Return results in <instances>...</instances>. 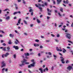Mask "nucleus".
Masks as SVG:
<instances>
[{"label":"nucleus","mask_w":73,"mask_h":73,"mask_svg":"<svg viewBox=\"0 0 73 73\" xmlns=\"http://www.w3.org/2000/svg\"><path fill=\"white\" fill-rule=\"evenodd\" d=\"M24 62L25 63V64H29V62Z\"/></svg>","instance_id":"nucleus-33"},{"label":"nucleus","mask_w":73,"mask_h":73,"mask_svg":"<svg viewBox=\"0 0 73 73\" xmlns=\"http://www.w3.org/2000/svg\"><path fill=\"white\" fill-rule=\"evenodd\" d=\"M39 70H40V71H41V73H43V72H42V69L41 68H40L39 69Z\"/></svg>","instance_id":"nucleus-18"},{"label":"nucleus","mask_w":73,"mask_h":73,"mask_svg":"<svg viewBox=\"0 0 73 73\" xmlns=\"http://www.w3.org/2000/svg\"><path fill=\"white\" fill-rule=\"evenodd\" d=\"M9 44H12V42H11L10 41L9 42Z\"/></svg>","instance_id":"nucleus-64"},{"label":"nucleus","mask_w":73,"mask_h":73,"mask_svg":"<svg viewBox=\"0 0 73 73\" xmlns=\"http://www.w3.org/2000/svg\"><path fill=\"white\" fill-rule=\"evenodd\" d=\"M18 0V3H20V2H21V0Z\"/></svg>","instance_id":"nucleus-61"},{"label":"nucleus","mask_w":73,"mask_h":73,"mask_svg":"<svg viewBox=\"0 0 73 73\" xmlns=\"http://www.w3.org/2000/svg\"><path fill=\"white\" fill-rule=\"evenodd\" d=\"M23 4H25L26 3V2H25V1H23Z\"/></svg>","instance_id":"nucleus-60"},{"label":"nucleus","mask_w":73,"mask_h":73,"mask_svg":"<svg viewBox=\"0 0 73 73\" xmlns=\"http://www.w3.org/2000/svg\"><path fill=\"white\" fill-rule=\"evenodd\" d=\"M46 42H49V41H50V40H46Z\"/></svg>","instance_id":"nucleus-46"},{"label":"nucleus","mask_w":73,"mask_h":73,"mask_svg":"<svg viewBox=\"0 0 73 73\" xmlns=\"http://www.w3.org/2000/svg\"><path fill=\"white\" fill-rule=\"evenodd\" d=\"M68 41L69 42H70L71 44H73V42L70 40H68Z\"/></svg>","instance_id":"nucleus-45"},{"label":"nucleus","mask_w":73,"mask_h":73,"mask_svg":"<svg viewBox=\"0 0 73 73\" xmlns=\"http://www.w3.org/2000/svg\"><path fill=\"white\" fill-rule=\"evenodd\" d=\"M17 13H18V12H15L13 13V15H16V14H17Z\"/></svg>","instance_id":"nucleus-32"},{"label":"nucleus","mask_w":73,"mask_h":73,"mask_svg":"<svg viewBox=\"0 0 73 73\" xmlns=\"http://www.w3.org/2000/svg\"><path fill=\"white\" fill-rule=\"evenodd\" d=\"M2 50L4 51H6V47H4V48H2Z\"/></svg>","instance_id":"nucleus-19"},{"label":"nucleus","mask_w":73,"mask_h":73,"mask_svg":"<svg viewBox=\"0 0 73 73\" xmlns=\"http://www.w3.org/2000/svg\"><path fill=\"white\" fill-rule=\"evenodd\" d=\"M34 46H38L39 44H34Z\"/></svg>","instance_id":"nucleus-15"},{"label":"nucleus","mask_w":73,"mask_h":73,"mask_svg":"<svg viewBox=\"0 0 73 73\" xmlns=\"http://www.w3.org/2000/svg\"><path fill=\"white\" fill-rule=\"evenodd\" d=\"M56 50H57V51H62V50H60L57 47H56Z\"/></svg>","instance_id":"nucleus-11"},{"label":"nucleus","mask_w":73,"mask_h":73,"mask_svg":"<svg viewBox=\"0 0 73 73\" xmlns=\"http://www.w3.org/2000/svg\"><path fill=\"white\" fill-rule=\"evenodd\" d=\"M1 64L2 65L1 66L2 68H3L5 66V61H4L2 62L1 63Z\"/></svg>","instance_id":"nucleus-5"},{"label":"nucleus","mask_w":73,"mask_h":73,"mask_svg":"<svg viewBox=\"0 0 73 73\" xmlns=\"http://www.w3.org/2000/svg\"><path fill=\"white\" fill-rule=\"evenodd\" d=\"M9 55V53L7 52L5 54H3L2 56V58H4V56L5 57H7V56H8Z\"/></svg>","instance_id":"nucleus-2"},{"label":"nucleus","mask_w":73,"mask_h":73,"mask_svg":"<svg viewBox=\"0 0 73 73\" xmlns=\"http://www.w3.org/2000/svg\"><path fill=\"white\" fill-rule=\"evenodd\" d=\"M69 3V1H68V0H66V3L68 4Z\"/></svg>","instance_id":"nucleus-41"},{"label":"nucleus","mask_w":73,"mask_h":73,"mask_svg":"<svg viewBox=\"0 0 73 73\" xmlns=\"http://www.w3.org/2000/svg\"><path fill=\"white\" fill-rule=\"evenodd\" d=\"M7 10H9V9H5V10H3V11L4 12L5 11H7Z\"/></svg>","instance_id":"nucleus-34"},{"label":"nucleus","mask_w":73,"mask_h":73,"mask_svg":"<svg viewBox=\"0 0 73 73\" xmlns=\"http://www.w3.org/2000/svg\"><path fill=\"white\" fill-rule=\"evenodd\" d=\"M58 27L59 28H60L61 27H62V25H59Z\"/></svg>","instance_id":"nucleus-57"},{"label":"nucleus","mask_w":73,"mask_h":73,"mask_svg":"<svg viewBox=\"0 0 73 73\" xmlns=\"http://www.w3.org/2000/svg\"><path fill=\"white\" fill-rule=\"evenodd\" d=\"M30 65H31V66L33 67H34V66H35V65H34V64H30Z\"/></svg>","instance_id":"nucleus-31"},{"label":"nucleus","mask_w":73,"mask_h":73,"mask_svg":"<svg viewBox=\"0 0 73 73\" xmlns=\"http://www.w3.org/2000/svg\"><path fill=\"white\" fill-rule=\"evenodd\" d=\"M48 54L49 55H52V53H51L50 52H48Z\"/></svg>","instance_id":"nucleus-35"},{"label":"nucleus","mask_w":73,"mask_h":73,"mask_svg":"<svg viewBox=\"0 0 73 73\" xmlns=\"http://www.w3.org/2000/svg\"><path fill=\"white\" fill-rule=\"evenodd\" d=\"M45 5L46 6H47L48 5V4H47V3H44Z\"/></svg>","instance_id":"nucleus-39"},{"label":"nucleus","mask_w":73,"mask_h":73,"mask_svg":"<svg viewBox=\"0 0 73 73\" xmlns=\"http://www.w3.org/2000/svg\"><path fill=\"white\" fill-rule=\"evenodd\" d=\"M47 19H48V20H49V19H50V17H48V16H47Z\"/></svg>","instance_id":"nucleus-55"},{"label":"nucleus","mask_w":73,"mask_h":73,"mask_svg":"<svg viewBox=\"0 0 73 73\" xmlns=\"http://www.w3.org/2000/svg\"><path fill=\"white\" fill-rule=\"evenodd\" d=\"M15 7L16 8V9H18V7H17V5H16V4H15Z\"/></svg>","instance_id":"nucleus-27"},{"label":"nucleus","mask_w":73,"mask_h":73,"mask_svg":"<svg viewBox=\"0 0 73 73\" xmlns=\"http://www.w3.org/2000/svg\"><path fill=\"white\" fill-rule=\"evenodd\" d=\"M4 70H5V68H3L2 69V71H2V73H4V71H3Z\"/></svg>","instance_id":"nucleus-43"},{"label":"nucleus","mask_w":73,"mask_h":73,"mask_svg":"<svg viewBox=\"0 0 73 73\" xmlns=\"http://www.w3.org/2000/svg\"><path fill=\"white\" fill-rule=\"evenodd\" d=\"M38 5L39 6V7H41L42 6V5H41V4L40 3L38 4Z\"/></svg>","instance_id":"nucleus-42"},{"label":"nucleus","mask_w":73,"mask_h":73,"mask_svg":"<svg viewBox=\"0 0 73 73\" xmlns=\"http://www.w3.org/2000/svg\"><path fill=\"white\" fill-rule=\"evenodd\" d=\"M21 19H20L18 21V23L19 24H20V21H21Z\"/></svg>","instance_id":"nucleus-25"},{"label":"nucleus","mask_w":73,"mask_h":73,"mask_svg":"<svg viewBox=\"0 0 73 73\" xmlns=\"http://www.w3.org/2000/svg\"><path fill=\"white\" fill-rule=\"evenodd\" d=\"M14 58H16V54H14Z\"/></svg>","instance_id":"nucleus-40"},{"label":"nucleus","mask_w":73,"mask_h":73,"mask_svg":"<svg viewBox=\"0 0 73 73\" xmlns=\"http://www.w3.org/2000/svg\"><path fill=\"white\" fill-rule=\"evenodd\" d=\"M25 56H28L29 55V54L28 53H26L25 54Z\"/></svg>","instance_id":"nucleus-13"},{"label":"nucleus","mask_w":73,"mask_h":73,"mask_svg":"<svg viewBox=\"0 0 73 73\" xmlns=\"http://www.w3.org/2000/svg\"><path fill=\"white\" fill-rule=\"evenodd\" d=\"M9 36L10 37H12V38L14 37V35H13V34H10L9 35Z\"/></svg>","instance_id":"nucleus-10"},{"label":"nucleus","mask_w":73,"mask_h":73,"mask_svg":"<svg viewBox=\"0 0 73 73\" xmlns=\"http://www.w3.org/2000/svg\"><path fill=\"white\" fill-rule=\"evenodd\" d=\"M63 3H64L65 4H66V2L64 0L63 1Z\"/></svg>","instance_id":"nucleus-37"},{"label":"nucleus","mask_w":73,"mask_h":73,"mask_svg":"<svg viewBox=\"0 0 73 73\" xmlns=\"http://www.w3.org/2000/svg\"><path fill=\"white\" fill-rule=\"evenodd\" d=\"M57 4H59L60 3V2L62 1V0H57Z\"/></svg>","instance_id":"nucleus-9"},{"label":"nucleus","mask_w":73,"mask_h":73,"mask_svg":"<svg viewBox=\"0 0 73 73\" xmlns=\"http://www.w3.org/2000/svg\"><path fill=\"white\" fill-rule=\"evenodd\" d=\"M57 37H60V35H59V34H57Z\"/></svg>","instance_id":"nucleus-53"},{"label":"nucleus","mask_w":73,"mask_h":73,"mask_svg":"<svg viewBox=\"0 0 73 73\" xmlns=\"http://www.w3.org/2000/svg\"><path fill=\"white\" fill-rule=\"evenodd\" d=\"M51 70H54V67H53V66H52V67L51 68Z\"/></svg>","instance_id":"nucleus-36"},{"label":"nucleus","mask_w":73,"mask_h":73,"mask_svg":"<svg viewBox=\"0 0 73 73\" xmlns=\"http://www.w3.org/2000/svg\"><path fill=\"white\" fill-rule=\"evenodd\" d=\"M45 70L46 71H48V70H49V69H48V67H46L45 69H44L43 72H45Z\"/></svg>","instance_id":"nucleus-8"},{"label":"nucleus","mask_w":73,"mask_h":73,"mask_svg":"<svg viewBox=\"0 0 73 73\" xmlns=\"http://www.w3.org/2000/svg\"><path fill=\"white\" fill-rule=\"evenodd\" d=\"M38 8H39V9H40V10H42V7H39Z\"/></svg>","instance_id":"nucleus-38"},{"label":"nucleus","mask_w":73,"mask_h":73,"mask_svg":"<svg viewBox=\"0 0 73 73\" xmlns=\"http://www.w3.org/2000/svg\"><path fill=\"white\" fill-rule=\"evenodd\" d=\"M59 54L60 56H62V54H61V53H60L59 52Z\"/></svg>","instance_id":"nucleus-51"},{"label":"nucleus","mask_w":73,"mask_h":73,"mask_svg":"<svg viewBox=\"0 0 73 73\" xmlns=\"http://www.w3.org/2000/svg\"><path fill=\"white\" fill-rule=\"evenodd\" d=\"M6 19L7 20H9V19H10V17L8 16L6 18Z\"/></svg>","instance_id":"nucleus-16"},{"label":"nucleus","mask_w":73,"mask_h":73,"mask_svg":"<svg viewBox=\"0 0 73 73\" xmlns=\"http://www.w3.org/2000/svg\"><path fill=\"white\" fill-rule=\"evenodd\" d=\"M42 7H45V5L42 4Z\"/></svg>","instance_id":"nucleus-49"},{"label":"nucleus","mask_w":73,"mask_h":73,"mask_svg":"<svg viewBox=\"0 0 73 73\" xmlns=\"http://www.w3.org/2000/svg\"><path fill=\"white\" fill-rule=\"evenodd\" d=\"M35 41L36 42H39V40L38 39H36L35 40Z\"/></svg>","instance_id":"nucleus-29"},{"label":"nucleus","mask_w":73,"mask_h":73,"mask_svg":"<svg viewBox=\"0 0 73 73\" xmlns=\"http://www.w3.org/2000/svg\"><path fill=\"white\" fill-rule=\"evenodd\" d=\"M36 21L38 23H40L41 22L40 21V20H39L38 19H37Z\"/></svg>","instance_id":"nucleus-17"},{"label":"nucleus","mask_w":73,"mask_h":73,"mask_svg":"<svg viewBox=\"0 0 73 73\" xmlns=\"http://www.w3.org/2000/svg\"><path fill=\"white\" fill-rule=\"evenodd\" d=\"M51 35L52 36V37H54V36H55L53 34H51Z\"/></svg>","instance_id":"nucleus-58"},{"label":"nucleus","mask_w":73,"mask_h":73,"mask_svg":"<svg viewBox=\"0 0 73 73\" xmlns=\"http://www.w3.org/2000/svg\"><path fill=\"white\" fill-rule=\"evenodd\" d=\"M56 50H57V51H62V50H60L57 47H56Z\"/></svg>","instance_id":"nucleus-12"},{"label":"nucleus","mask_w":73,"mask_h":73,"mask_svg":"<svg viewBox=\"0 0 73 73\" xmlns=\"http://www.w3.org/2000/svg\"><path fill=\"white\" fill-rule=\"evenodd\" d=\"M58 15H59L60 16V17L62 16V15H61L60 13H58Z\"/></svg>","instance_id":"nucleus-50"},{"label":"nucleus","mask_w":73,"mask_h":73,"mask_svg":"<svg viewBox=\"0 0 73 73\" xmlns=\"http://www.w3.org/2000/svg\"><path fill=\"white\" fill-rule=\"evenodd\" d=\"M24 35H26V36H27L28 35V34L26 33H24Z\"/></svg>","instance_id":"nucleus-56"},{"label":"nucleus","mask_w":73,"mask_h":73,"mask_svg":"<svg viewBox=\"0 0 73 73\" xmlns=\"http://www.w3.org/2000/svg\"><path fill=\"white\" fill-rule=\"evenodd\" d=\"M27 60L25 59H24L23 60L21 61V62H22V64H19L20 66L22 67L23 66V65H24V62H27Z\"/></svg>","instance_id":"nucleus-1"},{"label":"nucleus","mask_w":73,"mask_h":73,"mask_svg":"<svg viewBox=\"0 0 73 73\" xmlns=\"http://www.w3.org/2000/svg\"><path fill=\"white\" fill-rule=\"evenodd\" d=\"M13 48H15V50H17L18 49H19V47H18V46H13Z\"/></svg>","instance_id":"nucleus-7"},{"label":"nucleus","mask_w":73,"mask_h":73,"mask_svg":"<svg viewBox=\"0 0 73 73\" xmlns=\"http://www.w3.org/2000/svg\"><path fill=\"white\" fill-rule=\"evenodd\" d=\"M64 50L63 51V53H65V52H66V50L65 49V48H63Z\"/></svg>","instance_id":"nucleus-24"},{"label":"nucleus","mask_w":73,"mask_h":73,"mask_svg":"<svg viewBox=\"0 0 73 73\" xmlns=\"http://www.w3.org/2000/svg\"><path fill=\"white\" fill-rule=\"evenodd\" d=\"M31 66L29 65L28 66V68H31Z\"/></svg>","instance_id":"nucleus-59"},{"label":"nucleus","mask_w":73,"mask_h":73,"mask_svg":"<svg viewBox=\"0 0 73 73\" xmlns=\"http://www.w3.org/2000/svg\"><path fill=\"white\" fill-rule=\"evenodd\" d=\"M35 64H36V63H35V62H33V64L34 65H35Z\"/></svg>","instance_id":"nucleus-63"},{"label":"nucleus","mask_w":73,"mask_h":73,"mask_svg":"<svg viewBox=\"0 0 73 73\" xmlns=\"http://www.w3.org/2000/svg\"><path fill=\"white\" fill-rule=\"evenodd\" d=\"M60 58L61 60V61L62 64H65V62L64 61V58L62 56H60Z\"/></svg>","instance_id":"nucleus-4"},{"label":"nucleus","mask_w":73,"mask_h":73,"mask_svg":"<svg viewBox=\"0 0 73 73\" xmlns=\"http://www.w3.org/2000/svg\"><path fill=\"white\" fill-rule=\"evenodd\" d=\"M23 22H24L25 24H27V21L25 20H23Z\"/></svg>","instance_id":"nucleus-22"},{"label":"nucleus","mask_w":73,"mask_h":73,"mask_svg":"<svg viewBox=\"0 0 73 73\" xmlns=\"http://www.w3.org/2000/svg\"><path fill=\"white\" fill-rule=\"evenodd\" d=\"M54 4H56V1H53Z\"/></svg>","instance_id":"nucleus-47"},{"label":"nucleus","mask_w":73,"mask_h":73,"mask_svg":"<svg viewBox=\"0 0 73 73\" xmlns=\"http://www.w3.org/2000/svg\"><path fill=\"white\" fill-rule=\"evenodd\" d=\"M30 26L31 27H33V25L31 24L30 25Z\"/></svg>","instance_id":"nucleus-48"},{"label":"nucleus","mask_w":73,"mask_h":73,"mask_svg":"<svg viewBox=\"0 0 73 73\" xmlns=\"http://www.w3.org/2000/svg\"><path fill=\"white\" fill-rule=\"evenodd\" d=\"M67 69L68 70H69V71H70L71 69H72V67L70 66H68L67 67Z\"/></svg>","instance_id":"nucleus-6"},{"label":"nucleus","mask_w":73,"mask_h":73,"mask_svg":"<svg viewBox=\"0 0 73 73\" xmlns=\"http://www.w3.org/2000/svg\"><path fill=\"white\" fill-rule=\"evenodd\" d=\"M66 36L67 38H68V39H70V38H71V35L68 33H66Z\"/></svg>","instance_id":"nucleus-3"},{"label":"nucleus","mask_w":73,"mask_h":73,"mask_svg":"<svg viewBox=\"0 0 73 73\" xmlns=\"http://www.w3.org/2000/svg\"><path fill=\"white\" fill-rule=\"evenodd\" d=\"M2 45L3 46H6V45H7V44H5V43H4Z\"/></svg>","instance_id":"nucleus-30"},{"label":"nucleus","mask_w":73,"mask_h":73,"mask_svg":"<svg viewBox=\"0 0 73 73\" xmlns=\"http://www.w3.org/2000/svg\"><path fill=\"white\" fill-rule=\"evenodd\" d=\"M31 16H33V12L31 13Z\"/></svg>","instance_id":"nucleus-44"},{"label":"nucleus","mask_w":73,"mask_h":73,"mask_svg":"<svg viewBox=\"0 0 73 73\" xmlns=\"http://www.w3.org/2000/svg\"><path fill=\"white\" fill-rule=\"evenodd\" d=\"M55 41H56V42H59V40H58V39H55Z\"/></svg>","instance_id":"nucleus-28"},{"label":"nucleus","mask_w":73,"mask_h":73,"mask_svg":"<svg viewBox=\"0 0 73 73\" xmlns=\"http://www.w3.org/2000/svg\"><path fill=\"white\" fill-rule=\"evenodd\" d=\"M64 9H63V8H62V7H60V11L61 12H63V10Z\"/></svg>","instance_id":"nucleus-14"},{"label":"nucleus","mask_w":73,"mask_h":73,"mask_svg":"<svg viewBox=\"0 0 73 73\" xmlns=\"http://www.w3.org/2000/svg\"><path fill=\"white\" fill-rule=\"evenodd\" d=\"M29 12H33V10H32V9H30L29 11Z\"/></svg>","instance_id":"nucleus-23"},{"label":"nucleus","mask_w":73,"mask_h":73,"mask_svg":"<svg viewBox=\"0 0 73 73\" xmlns=\"http://www.w3.org/2000/svg\"><path fill=\"white\" fill-rule=\"evenodd\" d=\"M47 11H48V12H52V11H51V10H49V8H47Z\"/></svg>","instance_id":"nucleus-20"},{"label":"nucleus","mask_w":73,"mask_h":73,"mask_svg":"<svg viewBox=\"0 0 73 73\" xmlns=\"http://www.w3.org/2000/svg\"><path fill=\"white\" fill-rule=\"evenodd\" d=\"M48 15H49L50 16V15H51V13H48Z\"/></svg>","instance_id":"nucleus-52"},{"label":"nucleus","mask_w":73,"mask_h":73,"mask_svg":"<svg viewBox=\"0 0 73 73\" xmlns=\"http://www.w3.org/2000/svg\"><path fill=\"white\" fill-rule=\"evenodd\" d=\"M7 48L8 50H10V49H11V48H10V47L9 46L7 47Z\"/></svg>","instance_id":"nucleus-21"},{"label":"nucleus","mask_w":73,"mask_h":73,"mask_svg":"<svg viewBox=\"0 0 73 73\" xmlns=\"http://www.w3.org/2000/svg\"><path fill=\"white\" fill-rule=\"evenodd\" d=\"M5 72H8V69L7 68L5 70Z\"/></svg>","instance_id":"nucleus-62"},{"label":"nucleus","mask_w":73,"mask_h":73,"mask_svg":"<svg viewBox=\"0 0 73 73\" xmlns=\"http://www.w3.org/2000/svg\"><path fill=\"white\" fill-rule=\"evenodd\" d=\"M69 62H69V60H66V64H68V63H69Z\"/></svg>","instance_id":"nucleus-26"},{"label":"nucleus","mask_w":73,"mask_h":73,"mask_svg":"<svg viewBox=\"0 0 73 73\" xmlns=\"http://www.w3.org/2000/svg\"><path fill=\"white\" fill-rule=\"evenodd\" d=\"M53 56L54 58H56V57H57L56 55H53Z\"/></svg>","instance_id":"nucleus-54"}]
</instances>
